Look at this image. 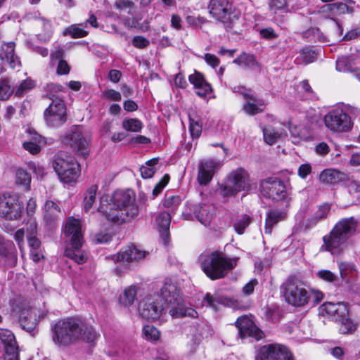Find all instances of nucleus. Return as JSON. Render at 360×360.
I'll list each match as a JSON object with an SVG mask.
<instances>
[{
    "label": "nucleus",
    "instance_id": "f257e3e1",
    "mask_svg": "<svg viewBox=\"0 0 360 360\" xmlns=\"http://www.w3.org/2000/svg\"><path fill=\"white\" fill-rule=\"evenodd\" d=\"M51 332L53 341L59 347H68L80 340L94 343L100 337L93 326L75 318L59 320L51 327Z\"/></svg>",
    "mask_w": 360,
    "mask_h": 360
},
{
    "label": "nucleus",
    "instance_id": "f03ea898",
    "mask_svg": "<svg viewBox=\"0 0 360 360\" xmlns=\"http://www.w3.org/2000/svg\"><path fill=\"white\" fill-rule=\"evenodd\" d=\"M98 210L108 221L118 224L130 222L139 212L135 193L131 189L115 191L110 202L101 205Z\"/></svg>",
    "mask_w": 360,
    "mask_h": 360
},
{
    "label": "nucleus",
    "instance_id": "7ed1b4c3",
    "mask_svg": "<svg viewBox=\"0 0 360 360\" xmlns=\"http://www.w3.org/2000/svg\"><path fill=\"white\" fill-rule=\"evenodd\" d=\"M358 232V221L354 217L340 219L330 232L323 236L321 250L333 256L344 253L348 246L349 238Z\"/></svg>",
    "mask_w": 360,
    "mask_h": 360
},
{
    "label": "nucleus",
    "instance_id": "20e7f679",
    "mask_svg": "<svg viewBox=\"0 0 360 360\" xmlns=\"http://www.w3.org/2000/svg\"><path fill=\"white\" fill-rule=\"evenodd\" d=\"M285 301L297 307H304L311 300L317 304L323 299V294L319 290H307L303 281L296 276H289L281 285Z\"/></svg>",
    "mask_w": 360,
    "mask_h": 360
},
{
    "label": "nucleus",
    "instance_id": "39448f33",
    "mask_svg": "<svg viewBox=\"0 0 360 360\" xmlns=\"http://www.w3.org/2000/svg\"><path fill=\"white\" fill-rule=\"evenodd\" d=\"M160 301L164 302L165 307L168 309L169 314L173 319L184 316L195 318L198 315L194 309L186 306L180 288L172 279L165 280L160 289Z\"/></svg>",
    "mask_w": 360,
    "mask_h": 360
},
{
    "label": "nucleus",
    "instance_id": "423d86ee",
    "mask_svg": "<svg viewBox=\"0 0 360 360\" xmlns=\"http://www.w3.org/2000/svg\"><path fill=\"white\" fill-rule=\"evenodd\" d=\"M238 259L237 257H227L219 251L205 252L198 257L202 271L211 280L225 277L229 271L236 266Z\"/></svg>",
    "mask_w": 360,
    "mask_h": 360
},
{
    "label": "nucleus",
    "instance_id": "0eeeda50",
    "mask_svg": "<svg viewBox=\"0 0 360 360\" xmlns=\"http://www.w3.org/2000/svg\"><path fill=\"white\" fill-rule=\"evenodd\" d=\"M249 173L243 168H238L229 173L224 185L220 186L223 197L235 196L239 192H248L252 188Z\"/></svg>",
    "mask_w": 360,
    "mask_h": 360
},
{
    "label": "nucleus",
    "instance_id": "6e6552de",
    "mask_svg": "<svg viewBox=\"0 0 360 360\" xmlns=\"http://www.w3.org/2000/svg\"><path fill=\"white\" fill-rule=\"evenodd\" d=\"M52 166L60 180L64 183L75 181L80 174L79 165L65 152L60 151L55 155Z\"/></svg>",
    "mask_w": 360,
    "mask_h": 360
},
{
    "label": "nucleus",
    "instance_id": "1a4fd4ad",
    "mask_svg": "<svg viewBox=\"0 0 360 360\" xmlns=\"http://www.w3.org/2000/svg\"><path fill=\"white\" fill-rule=\"evenodd\" d=\"M44 119L49 127L58 128L67 120L66 106L59 97L51 98V103L44 112Z\"/></svg>",
    "mask_w": 360,
    "mask_h": 360
},
{
    "label": "nucleus",
    "instance_id": "9d476101",
    "mask_svg": "<svg viewBox=\"0 0 360 360\" xmlns=\"http://www.w3.org/2000/svg\"><path fill=\"white\" fill-rule=\"evenodd\" d=\"M11 315L18 319L20 327L27 332L34 335V329L37 327V319H32L31 307L29 303L25 300H15L12 307Z\"/></svg>",
    "mask_w": 360,
    "mask_h": 360
},
{
    "label": "nucleus",
    "instance_id": "9b49d317",
    "mask_svg": "<svg viewBox=\"0 0 360 360\" xmlns=\"http://www.w3.org/2000/svg\"><path fill=\"white\" fill-rule=\"evenodd\" d=\"M326 127L333 132H347L352 127L351 117L342 109L337 108L329 111L324 116Z\"/></svg>",
    "mask_w": 360,
    "mask_h": 360
},
{
    "label": "nucleus",
    "instance_id": "f8f14e48",
    "mask_svg": "<svg viewBox=\"0 0 360 360\" xmlns=\"http://www.w3.org/2000/svg\"><path fill=\"white\" fill-rule=\"evenodd\" d=\"M207 8L210 15L223 23L230 22L236 17L233 0H210Z\"/></svg>",
    "mask_w": 360,
    "mask_h": 360
},
{
    "label": "nucleus",
    "instance_id": "ddd939ff",
    "mask_svg": "<svg viewBox=\"0 0 360 360\" xmlns=\"http://www.w3.org/2000/svg\"><path fill=\"white\" fill-rule=\"evenodd\" d=\"M23 203L15 195H0V216L9 220L17 219L21 216Z\"/></svg>",
    "mask_w": 360,
    "mask_h": 360
},
{
    "label": "nucleus",
    "instance_id": "4468645a",
    "mask_svg": "<svg viewBox=\"0 0 360 360\" xmlns=\"http://www.w3.org/2000/svg\"><path fill=\"white\" fill-rule=\"evenodd\" d=\"M255 360H293L288 347L280 344H268L261 347Z\"/></svg>",
    "mask_w": 360,
    "mask_h": 360
},
{
    "label": "nucleus",
    "instance_id": "2eb2a0df",
    "mask_svg": "<svg viewBox=\"0 0 360 360\" xmlns=\"http://www.w3.org/2000/svg\"><path fill=\"white\" fill-rule=\"evenodd\" d=\"M69 144L76 153L86 158L91 151V139L89 133L84 131L81 128H76L68 136Z\"/></svg>",
    "mask_w": 360,
    "mask_h": 360
},
{
    "label": "nucleus",
    "instance_id": "dca6fc26",
    "mask_svg": "<svg viewBox=\"0 0 360 360\" xmlns=\"http://www.w3.org/2000/svg\"><path fill=\"white\" fill-rule=\"evenodd\" d=\"M262 194L273 200H280L286 195L283 182L276 177H271L263 180L260 185Z\"/></svg>",
    "mask_w": 360,
    "mask_h": 360
},
{
    "label": "nucleus",
    "instance_id": "f3484780",
    "mask_svg": "<svg viewBox=\"0 0 360 360\" xmlns=\"http://www.w3.org/2000/svg\"><path fill=\"white\" fill-rule=\"evenodd\" d=\"M165 307L158 298H146L139 307L141 316L146 319L158 320L166 315Z\"/></svg>",
    "mask_w": 360,
    "mask_h": 360
},
{
    "label": "nucleus",
    "instance_id": "a211bd4d",
    "mask_svg": "<svg viewBox=\"0 0 360 360\" xmlns=\"http://www.w3.org/2000/svg\"><path fill=\"white\" fill-rule=\"evenodd\" d=\"M221 162L213 159L202 160L199 162L198 181L200 185L208 184L215 172V170L220 167Z\"/></svg>",
    "mask_w": 360,
    "mask_h": 360
},
{
    "label": "nucleus",
    "instance_id": "6ab92c4d",
    "mask_svg": "<svg viewBox=\"0 0 360 360\" xmlns=\"http://www.w3.org/2000/svg\"><path fill=\"white\" fill-rule=\"evenodd\" d=\"M320 310L323 316H328L335 322L349 315L348 307L343 302H326L321 306Z\"/></svg>",
    "mask_w": 360,
    "mask_h": 360
},
{
    "label": "nucleus",
    "instance_id": "aec40b11",
    "mask_svg": "<svg viewBox=\"0 0 360 360\" xmlns=\"http://www.w3.org/2000/svg\"><path fill=\"white\" fill-rule=\"evenodd\" d=\"M64 233L70 240L71 245L78 247L83 244V235L79 219L69 217L65 224Z\"/></svg>",
    "mask_w": 360,
    "mask_h": 360
},
{
    "label": "nucleus",
    "instance_id": "412c9836",
    "mask_svg": "<svg viewBox=\"0 0 360 360\" xmlns=\"http://www.w3.org/2000/svg\"><path fill=\"white\" fill-rule=\"evenodd\" d=\"M147 252L141 250L136 246L131 245L123 248L117 255H113L112 259L116 262L124 263L133 261H139L144 258Z\"/></svg>",
    "mask_w": 360,
    "mask_h": 360
},
{
    "label": "nucleus",
    "instance_id": "4be33fe9",
    "mask_svg": "<svg viewBox=\"0 0 360 360\" xmlns=\"http://www.w3.org/2000/svg\"><path fill=\"white\" fill-rule=\"evenodd\" d=\"M236 326L242 338L250 336L259 340L262 337L261 331L248 316L239 317L236 321Z\"/></svg>",
    "mask_w": 360,
    "mask_h": 360
},
{
    "label": "nucleus",
    "instance_id": "5701e85b",
    "mask_svg": "<svg viewBox=\"0 0 360 360\" xmlns=\"http://www.w3.org/2000/svg\"><path fill=\"white\" fill-rule=\"evenodd\" d=\"M188 80L193 85L196 94L201 98H205L212 91L210 84L200 72L195 70L193 74L189 75Z\"/></svg>",
    "mask_w": 360,
    "mask_h": 360
},
{
    "label": "nucleus",
    "instance_id": "b1692460",
    "mask_svg": "<svg viewBox=\"0 0 360 360\" xmlns=\"http://www.w3.org/2000/svg\"><path fill=\"white\" fill-rule=\"evenodd\" d=\"M0 58L4 64H7L12 69L20 67L19 58L15 54V44L13 42L2 45Z\"/></svg>",
    "mask_w": 360,
    "mask_h": 360
},
{
    "label": "nucleus",
    "instance_id": "393cba45",
    "mask_svg": "<svg viewBox=\"0 0 360 360\" xmlns=\"http://www.w3.org/2000/svg\"><path fill=\"white\" fill-rule=\"evenodd\" d=\"M61 214L59 206L52 200H46L44 204V220L47 226L56 225Z\"/></svg>",
    "mask_w": 360,
    "mask_h": 360
},
{
    "label": "nucleus",
    "instance_id": "a878e982",
    "mask_svg": "<svg viewBox=\"0 0 360 360\" xmlns=\"http://www.w3.org/2000/svg\"><path fill=\"white\" fill-rule=\"evenodd\" d=\"M193 213L197 220L207 226L210 225L214 217V208L212 205H195Z\"/></svg>",
    "mask_w": 360,
    "mask_h": 360
},
{
    "label": "nucleus",
    "instance_id": "bb28decb",
    "mask_svg": "<svg viewBox=\"0 0 360 360\" xmlns=\"http://www.w3.org/2000/svg\"><path fill=\"white\" fill-rule=\"evenodd\" d=\"M319 181L327 185H335L346 180L347 175L335 169H326L319 174Z\"/></svg>",
    "mask_w": 360,
    "mask_h": 360
},
{
    "label": "nucleus",
    "instance_id": "cd10ccee",
    "mask_svg": "<svg viewBox=\"0 0 360 360\" xmlns=\"http://www.w3.org/2000/svg\"><path fill=\"white\" fill-rule=\"evenodd\" d=\"M286 218V213L279 210H272L266 213L265 220L264 233L265 234L271 235L272 229L280 221L285 220Z\"/></svg>",
    "mask_w": 360,
    "mask_h": 360
},
{
    "label": "nucleus",
    "instance_id": "c85d7f7f",
    "mask_svg": "<svg viewBox=\"0 0 360 360\" xmlns=\"http://www.w3.org/2000/svg\"><path fill=\"white\" fill-rule=\"evenodd\" d=\"M243 95L246 100L243 109L247 114L255 115L264 110V103L262 100L248 93H243Z\"/></svg>",
    "mask_w": 360,
    "mask_h": 360
},
{
    "label": "nucleus",
    "instance_id": "c756f323",
    "mask_svg": "<svg viewBox=\"0 0 360 360\" xmlns=\"http://www.w3.org/2000/svg\"><path fill=\"white\" fill-rule=\"evenodd\" d=\"M30 134V139L22 143L25 150L29 151L31 154L35 155L40 152V144L43 142L42 136L37 132L32 133L31 130H28Z\"/></svg>",
    "mask_w": 360,
    "mask_h": 360
},
{
    "label": "nucleus",
    "instance_id": "7c9ffc66",
    "mask_svg": "<svg viewBox=\"0 0 360 360\" xmlns=\"http://www.w3.org/2000/svg\"><path fill=\"white\" fill-rule=\"evenodd\" d=\"M330 210V205L329 204L324 203L320 205L314 214L307 219L308 225L314 226L319 222L326 219Z\"/></svg>",
    "mask_w": 360,
    "mask_h": 360
},
{
    "label": "nucleus",
    "instance_id": "2f4dec72",
    "mask_svg": "<svg viewBox=\"0 0 360 360\" xmlns=\"http://www.w3.org/2000/svg\"><path fill=\"white\" fill-rule=\"evenodd\" d=\"M72 248H67L65 250V255L66 257L72 259L77 264H84L87 259L86 253L81 250L82 244L76 247L75 245H71Z\"/></svg>",
    "mask_w": 360,
    "mask_h": 360
},
{
    "label": "nucleus",
    "instance_id": "473e14b6",
    "mask_svg": "<svg viewBox=\"0 0 360 360\" xmlns=\"http://www.w3.org/2000/svg\"><path fill=\"white\" fill-rule=\"evenodd\" d=\"M233 63L250 69L255 70L259 68V64L255 56L245 53L240 54V56L233 60Z\"/></svg>",
    "mask_w": 360,
    "mask_h": 360
},
{
    "label": "nucleus",
    "instance_id": "72a5a7b5",
    "mask_svg": "<svg viewBox=\"0 0 360 360\" xmlns=\"http://www.w3.org/2000/svg\"><path fill=\"white\" fill-rule=\"evenodd\" d=\"M203 302H206L210 307L217 310L218 305H227L229 302V300L219 293H215L214 295L207 293L203 299Z\"/></svg>",
    "mask_w": 360,
    "mask_h": 360
},
{
    "label": "nucleus",
    "instance_id": "f704fd0d",
    "mask_svg": "<svg viewBox=\"0 0 360 360\" xmlns=\"http://www.w3.org/2000/svg\"><path fill=\"white\" fill-rule=\"evenodd\" d=\"M158 158H153L146 162L145 165L140 167L141 176L144 179L151 178L158 169Z\"/></svg>",
    "mask_w": 360,
    "mask_h": 360
},
{
    "label": "nucleus",
    "instance_id": "c9c22d12",
    "mask_svg": "<svg viewBox=\"0 0 360 360\" xmlns=\"http://www.w3.org/2000/svg\"><path fill=\"white\" fill-rule=\"evenodd\" d=\"M269 7L270 11L275 15L292 11V10L288 8L287 0H271L269 3Z\"/></svg>",
    "mask_w": 360,
    "mask_h": 360
},
{
    "label": "nucleus",
    "instance_id": "e433bc0d",
    "mask_svg": "<svg viewBox=\"0 0 360 360\" xmlns=\"http://www.w3.org/2000/svg\"><path fill=\"white\" fill-rule=\"evenodd\" d=\"M171 222V216L167 212H160L156 217V223L162 235L168 236V229Z\"/></svg>",
    "mask_w": 360,
    "mask_h": 360
},
{
    "label": "nucleus",
    "instance_id": "4c0bfd02",
    "mask_svg": "<svg viewBox=\"0 0 360 360\" xmlns=\"http://www.w3.org/2000/svg\"><path fill=\"white\" fill-rule=\"evenodd\" d=\"M0 340L4 345L5 349L18 346L14 334L8 329L0 330Z\"/></svg>",
    "mask_w": 360,
    "mask_h": 360
},
{
    "label": "nucleus",
    "instance_id": "58836bf2",
    "mask_svg": "<svg viewBox=\"0 0 360 360\" xmlns=\"http://www.w3.org/2000/svg\"><path fill=\"white\" fill-rule=\"evenodd\" d=\"M85 28L83 23L72 25L66 28L64 33L70 35L72 38L84 37L88 34V32L84 30Z\"/></svg>",
    "mask_w": 360,
    "mask_h": 360
},
{
    "label": "nucleus",
    "instance_id": "ea45409f",
    "mask_svg": "<svg viewBox=\"0 0 360 360\" xmlns=\"http://www.w3.org/2000/svg\"><path fill=\"white\" fill-rule=\"evenodd\" d=\"M189 130L192 138H198L202 132V122L197 115L189 116Z\"/></svg>",
    "mask_w": 360,
    "mask_h": 360
},
{
    "label": "nucleus",
    "instance_id": "a19ab883",
    "mask_svg": "<svg viewBox=\"0 0 360 360\" xmlns=\"http://www.w3.org/2000/svg\"><path fill=\"white\" fill-rule=\"evenodd\" d=\"M264 141L269 145L274 144L283 136L282 131H276L272 127L269 126L263 129Z\"/></svg>",
    "mask_w": 360,
    "mask_h": 360
},
{
    "label": "nucleus",
    "instance_id": "79ce46f5",
    "mask_svg": "<svg viewBox=\"0 0 360 360\" xmlns=\"http://www.w3.org/2000/svg\"><path fill=\"white\" fill-rule=\"evenodd\" d=\"M338 323L340 325L339 331L342 334L352 333L356 330V324L351 320L349 316L344 317Z\"/></svg>",
    "mask_w": 360,
    "mask_h": 360
},
{
    "label": "nucleus",
    "instance_id": "37998d69",
    "mask_svg": "<svg viewBox=\"0 0 360 360\" xmlns=\"http://www.w3.org/2000/svg\"><path fill=\"white\" fill-rule=\"evenodd\" d=\"M98 190L97 185H92L86 191L84 199V207L85 211L88 212L92 207L96 200V195Z\"/></svg>",
    "mask_w": 360,
    "mask_h": 360
},
{
    "label": "nucleus",
    "instance_id": "c03bdc74",
    "mask_svg": "<svg viewBox=\"0 0 360 360\" xmlns=\"http://www.w3.org/2000/svg\"><path fill=\"white\" fill-rule=\"evenodd\" d=\"M37 25L41 27L43 32L38 34V37L41 41L48 40L52 34L51 25L49 22L44 18H40L36 21Z\"/></svg>",
    "mask_w": 360,
    "mask_h": 360
},
{
    "label": "nucleus",
    "instance_id": "a18cd8bd",
    "mask_svg": "<svg viewBox=\"0 0 360 360\" xmlns=\"http://www.w3.org/2000/svg\"><path fill=\"white\" fill-rule=\"evenodd\" d=\"M136 295V292L134 287L130 286L126 288L120 298L121 304L124 307L131 306L135 300Z\"/></svg>",
    "mask_w": 360,
    "mask_h": 360
},
{
    "label": "nucleus",
    "instance_id": "49530a36",
    "mask_svg": "<svg viewBox=\"0 0 360 360\" xmlns=\"http://www.w3.org/2000/svg\"><path fill=\"white\" fill-rule=\"evenodd\" d=\"M122 127L124 129L138 132L140 131L143 127L142 122L136 118H127L122 121Z\"/></svg>",
    "mask_w": 360,
    "mask_h": 360
},
{
    "label": "nucleus",
    "instance_id": "de8ad7c7",
    "mask_svg": "<svg viewBox=\"0 0 360 360\" xmlns=\"http://www.w3.org/2000/svg\"><path fill=\"white\" fill-rule=\"evenodd\" d=\"M316 58V53L314 51L304 48L300 51V58H297L299 63L308 64L313 63Z\"/></svg>",
    "mask_w": 360,
    "mask_h": 360
},
{
    "label": "nucleus",
    "instance_id": "09e8293b",
    "mask_svg": "<svg viewBox=\"0 0 360 360\" xmlns=\"http://www.w3.org/2000/svg\"><path fill=\"white\" fill-rule=\"evenodd\" d=\"M250 217L247 214L239 217L233 223L234 229L238 234H243L250 224Z\"/></svg>",
    "mask_w": 360,
    "mask_h": 360
},
{
    "label": "nucleus",
    "instance_id": "8fccbe9b",
    "mask_svg": "<svg viewBox=\"0 0 360 360\" xmlns=\"http://www.w3.org/2000/svg\"><path fill=\"white\" fill-rule=\"evenodd\" d=\"M16 183L20 185L26 186L27 188L30 187L31 182L30 174L22 169H18L16 171Z\"/></svg>",
    "mask_w": 360,
    "mask_h": 360
},
{
    "label": "nucleus",
    "instance_id": "3c124183",
    "mask_svg": "<svg viewBox=\"0 0 360 360\" xmlns=\"http://www.w3.org/2000/svg\"><path fill=\"white\" fill-rule=\"evenodd\" d=\"M338 267L342 278H345L356 271L354 264L351 262H340Z\"/></svg>",
    "mask_w": 360,
    "mask_h": 360
},
{
    "label": "nucleus",
    "instance_id": "603ef678",
    "mask_svg": "<svg viewBox=\"0 0 360 360\" xmlns=\"http://www.w3.org/2000/svg\"><path fill=\"white\" fill-rule=\"evenodd\" d=\"M145 338L149 340H158L160 338V331L153 326L146 325L143 328Z\"/></svg>",
    "mask_w": 360,
    "mask_h": 360
},
{
    "label": "nucleus",
    "instance_id": "864d4df0",
    "mask_svg": "<svg viewBox=\"0 0 360 360\" xmlns=\"http://www.w3.org/2000/svg\"><path fill=\"white\" fill-rule=\"evenodd\" d=\"M38 224L35 218L30 217L25 224V231L27 237L37 236Z\"/></svg>",
    "mask_w": 360,
    "mask_h": 360
},
{
    "label": "nucleus",
    "instance_id": "5fc2aeb1",
    "mask_svg": "<svg viewBox=\"0 0 360 360\" xmlns=\"http://www.w3.org/2000/svg\"><path fill=\"white\" fill-rule=\"evenodd\" d=\"M333 6H334L333 8L335 15L345 13H352L354 12V8L352 6L342 2L333 3Z\"/></svg>",
    "mask_w": 360,
    "mask_h": 360
},
{
    "label": "nucleus",
    "instance_id": "6e6d98bb",
    "mask_svg": "<svg viewBox=\"0 0 360 360\" xmlns=\"http://www.w3.org/2000/svg\"><path fill=\"white\" fill-rule=\"evenodd\" d=\"M44 89L46 92V94L44 96V98H49L51 100V98H55L57 97L56 94L63 90V87L61 85L51 83L46 85Z\"/></svg>",
    "mask_w": 360,
    "mask_h": 360
},
{
    "label": "nucleus",
    "instance_id": "4d7b16f0",
    "mask_svg": "<svg viewBox=\"0 0 360 360\" xmlns=\"http://www.w3.org/2000/svg\"><path fill=\"white\" fill-rule=\"evenodd\" d=\"M334 6H333V4H328L322 6L317 11V14L320 15L321 18H333L335 15L334 13Z\"/></svg>",
    "mask_w": 360,
    "mask_h": 360
},
{
    "label": "nucleus",
    "instance_id": "13d9d810",
    "mask_svg": "<svg viewBox=\"0 0 360 360\" xmlns=\"http://www.w3.org/2000/svg\"><path fill=\"white\" fill-rule=\"evenodd\" d=\"M35 86V83L31 79L23 80L15 91L17 96H21L25 91L32 89Z\"/></svg>",
    "mask_w": 360,
    "mask_h": 360
},
{
    "label": "nucleus",
    "instance_id": "bf43d9fd",
    "mask_svg": "<svg viewBox=\"0 0 360 360\" xmlns=\"http://www.w3.org/2000/svg\"><path fill=\"white\" fill-rule=\"evenodd\" d=\"M336 69L339 72H347L352 69L351 63L347 57L342 56L336 61Z\"/></svg>",
    "mask_w": 360,
    "mask_h": 360
},
{
    "label": "nucleus",
    "instance_id": "052dcab7",
    "mask_svg": "<svg viewBox=\"0 0 360 360\" xmlns=\"http://www.w3.org/2000/svg\"><path fill=\"white\" fill-rule=\"evenodd\" d=\"M13 90L6 80L0 82V99L7 100L12 94Z\"/></svg>",
    "mask_w": 360,
    "mask_h": 360
},
{
    "label": "nucleus",
    "instance_id": "680f3d73",
    "mask_svg": "<svg viewBox=\"0 0 360 360\" xmlns=\"http://www.w3.org/2000/svg\"><path fill=\"white\" fill-rule=\"evenodd\" d=\"M259 34L261 38L266 40H273L278 37V34L272 27L262 28L259 30Z\"/></svg>",
    "mask_w": 360,
    "mask_h": 360
},
{
    "label": "nucleus",
    "instance_id": "e2e57ef3",
    "mask_svg": "<svg viewBox=\"0 0 360 360\" xmlns=\"http://www.w3.org/2000/svg\"><path fill=\"white\" fill-rule=\"evenodd\" d=\"M169 174H165L153 190V195H158L169 181Z\"/></svg>",
    "mask_w": 360,
    "mask_h": 360
},
{
    "label": "nucleus",
    "instance_id": "0e129e2a",
    "mask_svg": "<svg viewBox=\"0 0 360 360\" xmlns=\"http://www.w3.org/2000/svg\"><path fill=\"white\" fill-rule=\"evenodd\" d=\"M181 202V199L179 196H169L165 199L164 206L167 208H172L174 210L176 208Z\"/></svg>",
    "mask_w": 360,
    "mask_h": 360
},
{
    "label": "nucleus",
    "instance_id": "69168bd1",
    "mask_svg": "<svg viewBox=\"0 0 360 360\" xmlns=\"http://www.w3.org/2000/svg\"><path fill=\"white\" fill-rule=\"evenodd\" d=\"M103 94L105 98L110 101H120L121 100V94L114 89H105Z\"/></svg>",
    "mask_w": 360,
    "mask_h": 360
},
{
    "label": "nucleus",
    "instance_id": "338daca9",
    "mask_svg": "<svg viewBox=\"0 0 360 360\" xmlns=\"http://www.w3.org/2000/svg\"><path fill=\"white\" fill-rule=\"evenodd\" d=\"M5 360H20L18 356V347H8L5 349Z\"/></svg>",
    "mask_w": 360,
    "mask_h": 360
},
{
    "label": "nucleus",
    "instance_id": "774afa93",
    "mask_svg": "<svg viewBox=\"0 0 360 360\" xmlns=\"http://www.w3.org/2000/svg\"><path fill=\"white\" fill-rule=\"evenodd\" d=\"M317 276L320 278L328 282H333L337 278L336 276L328 270H321L317 273Z\"/></svg>",
    "mask_w": 360,
    "mask_h": 360
}]
</instances>
